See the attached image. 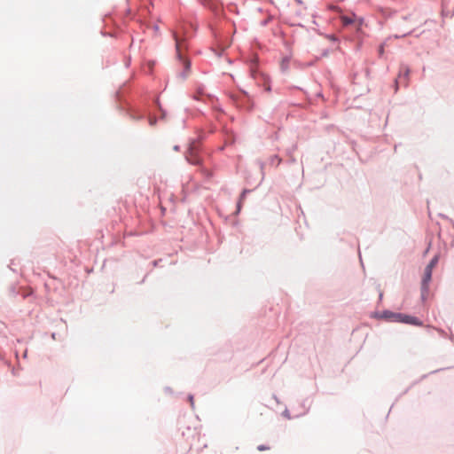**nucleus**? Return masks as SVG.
<instances>
[{
	"label": "nucleus",
	"instance_id": "1",
	"mask_svg": "<svg viewBox=\"0 0 454 454\" xmlns=\"http://www.w3.org/2000/svg\"><path fill=\"white\" fill-rule=\"evenodd\" d=\"M187 25L183 24L172 31V35L176 43V56L180 59H183V52L187 49Z\"/></svg>",
	"mask_w": 454,
	"mask_h": 454
},
{
	"label": "nucleus",
	"instance_id": "2",
	"mask_svg": "<svg viewBox=\"0 0 454 454\" xmlns=\"http://www.w3.org/2000/svg\"><path fill=\"white\" fill-rule=\"evenodd\" d=\"M410 69L407 67H402L400 73L395 80L396 84L407 85Z\"/></svg>",
	"mask_w": 454,
	"mask_h": 454
},
{
	"label": "nucleus",
	"instance_id": "3",
	"mask_svg": "<svg viewBox=\"0 0 454 454\" xmlns=\"http://www.w3.org/2000/svg\"><path fill=\"white\" fill-rule=\"evenodd\" d=\"M395 317L397 321H400V322H403V323H407V324H411V325H421V322L414 317H411V316H407V315H403V314H395Z\"/></svg>",
	"mask_w": 454,
	"mask_h": 454
},
{
	"label": "nucleus",
	"instance_id": "4",
	"mask_svg": "<svg viewBox=\"0 0 454 454\" xmlns=\"http://www.w3.org/2000/svg\"><path fill=\"white\" fill-rule=\"evenodd\" d=\"M432 271L430 269L426 268L424 271V276L422 279V289L424 291H427L428 288L429 282L431 281L432 278Z\"/></svg>",
	"mask_w": 454,
	"mask_h": 454
},
{
	"label": "nucleus",
	"instance_id": "5",
	"mask_svg": "<svg viewBox=\"0 0 454 454\" xmlns=\"http://www.w3.org/2000/svg\"><path fill=\"white\" fill-rule=\"evenodd\" d=\"M186 159L187 160L192 163V164H199L200 163V158L198 156H196L192 151H191L187 155H186Z\"/></svg>",
	"mask_w": 454,
	"mask_h": 454
},
{
	"label": "nucleus",
	"instance_id": "6",
	"mask_svg": "<svg viewBox=\"0 0 454 454\" xmlns=\"http://www.w3.org/2000/svg\"><path fill=\"white\" fill-rule=\"evenodd\" d=\"M437 262H438V257L434 256L426 268L430 269L431 270H433V269L435 267Z\"/></svg>",
	"mask_w": 454,
	"mask_h": 454
},
{
	"label": "nucleus",
	"instance_id": "7",
	"mask_svg": "<svg viewBox=\"0 0 454 454\" xmlns=\"http://www.w3.org/2000/svg\"><path fill=\"white\" fill-rule=\"evenodd\" d=\"M257 450H258L259 451L268 450H270V447H269V446H266V445H259V446L257 447Z\"/></svg>",
	"mask_w": 454,
	"mask_h": 454
},
{
	"label": "nucleus",
	"instance_id": "8",
	"mask_svg": "<svg viewBox=\"0 0 454 454\" xmlns=\"http://www.w3.org/2000/svg\"><path fill=\"white\" fill-rule=\"evenodd\" d=\"M286 67H287V64L286 63V61H283V63H282V68H283V69H286Z\"/></svg>",
	"mask_w": 454,
	"mask_h": 454
},
{
	"label": "nucleus",
	"instance_id": "9",
	"mask_svg": "<svg viewBox=\"0 0 454 454\" xmlns=\"http://www.w3.org/2000/svg\"><path fill=\"white\" fill-rule=\"evenodd\" d=\"M344 22H345L346 24H348V23H350V22H351V20L346 18V19H344Z\"/></svg>",
	"mask_w": 454,
	"mask_h": 454
},
{
	"label": "nucleus",
	"instance_id": "10",
	"mask_svg": "<svg viewBox=\"0 0 454 454\" xmlns=\"http://www.w3.org/2000/svg\"><path fill=\"white\" fill-rule=\"evenodd\" d=\"M383 53V46H380V54H382Z\"/></svg>",
	"mask_w": 454,
	"mask_h": 454
},
{
	"label": "nucleus",
	"instance_id": "11",
	"mask_svg": "<svg viewBox=\"0 0 454 454\" xmlns=\"http://www.w3.org/2000/svg\"><path fill=\"white\" fill-rule=\"evenodd\" d=\"M190 402H191V404L193 405V398L192 396L190 397Z\"/></svg>",
	"mask_w": 454,
	"mask_h": 454
},
{
	"label": "nucleus",
	"instance_id": "12",
	"mask_svg": "<svg viewBox=\"0 0 454 454\" xmlns=\"http://www.w3.org/2000/svg\"><path fill=\"white\" fill-rule=\"evenodd\" d=\"M244 196H245V192H243V193H242V195H241V199H243V198H244Z\"/></svg>",
	"mask_w": 454,
	"mask_h": 454
}]
</instances>
